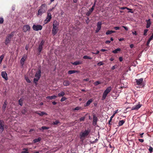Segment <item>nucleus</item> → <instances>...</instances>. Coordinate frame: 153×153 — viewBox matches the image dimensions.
Here are the masks:
<instances>
[{"instance_id": "f3484780", "label": "nucleus", "mask_w": 153, "mask_h": 153, "mask_svg": "<svg viewBox=\"0 0 153 153\" xmlns=\"http://www.w3.org/2000/svg\"><path fill=\"white\" fill-rule=\"evenodd\" d=\"M82 63V62L80 61H76L75 62L72 63V64L74 65H77L79 64H81Z\"/></svg>"}, {"instance_id": "1a4fd4ad", "label": "nucleus", "mask_w": 153, "mask_h": 153, "mask_svg": "<svg viewBox=\"0 0 153 153\" xmlns=\"http://www.w3.org/2000/svg\"><path fill=\"white\" fill-rule=\"evenodd\" d=\"M102 23L100 22H98L97 25V27L95 31L96 33H97L101 29V27Z\"/></svg>"}, {"instance_id": "aec40b11", "label": "nucleus", "mask_w": 153, "mask_h": 153, "mask_svg": "<svg viewBox=\"0 0 153 153\" xmlns=\"http://www.w3.org/2000/svg\"><path fill=\"white\" fill-rule=\"evenodd\" d=\"M63 85L65 86H68L70 84V82L68 80H65L63 82Z\"/></svg>"}, {"instance_id": "052dcab7", "label": "nucleus", "mask_w": 153, "mask_h": 153, "mask_svg": "<svg viewBox=\"0 0 153 153\" xmlns=\"http://www.w3.org/2000/svg\"><path fill=\"white\" fill-rule=\"evenodd\" d=\"M126 8H127V7H121L120 8V9H122V10H124V9H126Z\"/></svg>"}, {"instance_id": "a211bd4d", "label": "nucleus", "mask_w": 153, "mask_h": 153, "mask_svg": "<svg viewBox=\"0 0 153 153\" xmlns=\"http://www.w3.org/2000/svg\"><path fill=\"white\" fill-rule=\"evenodd\" d=\"M56 97V96L53 95L51 96H48L46 97V98L48 99L52 100L53 99H55Z\"/></svg>"}, {"instance_id": "b1692460", "label": "nucleus", "mask_w": 153, "mask_h": 153, "mask_svg": "<svg viewBox=\"0 0 153 153\" xmlns=\"http://www.w3.org/2000/svg\"><path fill=\"white\" fill-rule=\"evenodd\" d=\"M121 51V49L120 48H117L115 50L113 51L112 52L114 53H118V52L120 51Z\"/></svg>"}, {"instance_id": "412c9836", "label": "nucleus", "mask_w": 153, "mask_h": 153, "mask_svg": "<svg viewBox=\"0 0 153 153\" xmlns=\"http://www.w3.org/2000/svg\"><path fill=\"white\" fill-rule=\"evenodd\" d=\"M36 113L40 116H42L44 115H47V114L45 112L42 111L40 113L36 112Z\"/></svg>"}, {"instance_id": "c9c22d12", "label": "nucleus", "mask_w": 153, "mask_h": 153, "mask_svg": "<svg viewBox=\"0 0 153 153\" xmlns=\"http://www.w3.org/2000/svg\"><path fill=\"white\" fill-rule=\"evenodd\" d=\"M103 64L104 63H103L102 62H100L97 63V65L98 66H100L103 65Z\"/></svg>"}, {"instance_id": "423d86ee", "label": "nucleus", "mask_w": 153, "mask_h": 153, "mask_svg": "<svg viewBox=\"0 0 153 153\" xmlns=\"http://www.w3.org/2000/svg\"><path fill=\"white\" fill-rule=\"evenodd\" d=\"M89 133V132L88 130H85L84 131L81 132L80 133V138L83 140L88 135Z\"/></svg>"}, {"instance_id": "6e6552de", "label": "nucleus", "mask_w": 153, "mask_h": 153, "mask_svg": "<svg viewBox=\"0 0 153 153\" xmlns=\"http://www.w3.org/2000/svg\"><path fill=\"white\" fill-rule=\"evenodd\" d=\"M51 19V14L49 12H47V16L44 21V23L46 24L50 21Z\"/></svg>"}, {"instance_id": "864d4df0", "label": "nucleus", "mask_w": 153, "mask_h": 153, "mask_svg": "<svg viewBox=\"0 0 153 153\" xmlns=\"http://www.w3.org/2000/svg\"><path fill=\"white\" fill-rule=\"evenodd\" d=\"M91 12H90L89 11H88L87 13H86V15L88 16H89L90 14L91 13Z\"/></svg>"}, {"instance_id": "a878e982", "label": "nucleus", "mask_w": 153, "mask_h": 153, "mask_svg": "<svg viewBox=\"0 0 153 153\" xmlns=\"http://www.w3.org/2000/svg\"><path fill=\"white\" fill-rule=\"evenodd\" d=\"M125 123V121L123 120H120L118 123V125L119 126H122Z\"/></svg>"}, {"instance_id": "ea45409f", "label": "nucleus", "mask_w": 153, "mask_h": 153, "mask_svg": "<svg viewBox=\"0 0 153 153\" xmlns=\"http://www.w3.org/2000/svg\"><path fill=\"white\" fill-rule=\"evenodd\" d=\"M153 149L151 146H150L149 149V151L151 153L153 151Z\"/></svg>"}, {"instance_id": "7c9ffc66", "label": "nucleus", "mask_w": 153, "mask_h": 153, "mask_svg": "<svg viewBox=\"0 0 153 153\" xmlns=\"http://www.w3.org/2000/svg\"><path fill=\"white\" fill-rule=\"evenodd\" d=\"M22 153H28L27 150L25 149H23V151L22 152Z\"/></svg>"}, {"instance_id": "c85d7f7f", "label": "nucleus", "mask_w": 153, "mask_h": 153, "mask_svg": "<svg viewBox=\"0 0 153 153\" xmlns=\"http://www.w3.org/2000/svg\"><path fill=\"white\" fill-rule=\"evenodd\" d=\"M100 83L101 82L100 81H97L95 82L94 83V85L96 86L100 84Z\"/></svg>"}, {"instance_id": "5fc2aeb1", "label": "nucleus", "mask_w": 153, "mask_h": 153, "mask_svg": "<svg viewBox=\"0 0 153 153\" xmlns=\"http://www.w3.org/2000/svg\"><path fill=\"white\" fill-rule=\"evenodd\" d=\"M139 141L141 143L143 142L144 141V140L142 139H139Z\"/></svg>"}, {"instance_id": "774afa93", "label": "nucleus", "mask_w": 153, "mask_h": 153, "mask_svg": "<svg viewBox=\"0 0 153 153\" xmlns=\"http://www.w3.org/2000/svg\"><path fill=\"white\" fill-rule=\"evenodd\" d=\"M101 51H102V52H104V51H107V50H105V49H102L101 50H100Z\"/></svg>"}, {"instance_id": "680f3d73", "label": "nucleus", "mask_w": 153, "mask_h": 153, "mask_svg": "<svg viewBox=\"0 0 153 153\" xmlns=\"http://www.w3.org/2000/svg\"><path fill=\"white\" fill-rule=\"evenodd\" d=\"M54 8V7H53L51 9L49 10L48 12H49L53 10Z\"/></svg>"}, {"instance_id": "f8f14e48", "label": "nucleus", "mask_w": 153, "mask_h": 153, "mask_svg": "<svg viewBox=\"0 0 153 153\" xmlns=\"http://www.w3.org/2000/svg\"><path fill=\"white\" fill-rule=\"evenodd\" d=\"M4 122L2 120H0V133H1L4 130Z\"/></svg>"}, {"instance_id": "4d7b16f0", "label": "nucleus", "mask_w": 153, "mask_h": 153, "mask_svg": "<svg viewBox=\"0 0 153 153\" xmlns=\"http://www.w3.org/2000/svg\"><path fill=\"white\" fill-rule=\"evenodd\" d=\"M111 41H110L107 40L105 41V43L106 44H109L110 43Z\"/></svg>"}, {"instance_id": "c03bdc74", "label": "nucleus", "mask_w": 153, "mask_h": 153, "mask_svg": "<svg viewBox=\"0 0 153 153\" xmlns=\"http://www.w3.org/2000/svg\"><path fill=\"white\" fill-rule=\"evenodd\" d=\"M148 31V30L147 29H145L144 30V35L145 36H146L147 35L146 33Z\"/></svg>"}, {"instance_id": "2f4dec72", "label": "nucleus", "mask_w": 153, "mask_h": 153, "mask_svg": "<svg viewBox=\"0 0 153 153\" xmlns=\"http://www.w3.org/2000/svg\"><path fill=\"white\" fill-rule=\"evenodd\" d=\"M59 123V122L58 120H56L54 122H53L52 123V124L54 125H56Z\"/></svg>"}, {"instance_id": "9d476101", "label": "nucleus", "mask_w": 153, "mask_h": 153, "mask_svg": "<svg viewBox=\"0 0 153 153\" xmlns=\"http://www.w3.org/2000/svg\"><path fill=\"white\" fill-rule=\"evenodd\" d=\"M30 27L28 25H25L23 27V30L25 32L30 30Z\"/></svg>"}, {"instance_id": "bf43d9fd", "label": "nucleus", "mask_w": 153, "mask_h": 153, "mask_svg": "<svg viewBox=\"0 0 153 153\" xmlns=\"http://www.w3.org/2000/svg\"><path fill=\"white\" fill-rule=\"evenodd\" d=\"M123 27L126 30H128V28L127 27L124 26H123Z\"/></svg>"}, {"instance_id": "cd10ccee", "label": "nucleus", "mask_w": 153, "mask_h": 153, "mask_svg": "<svg viewBox=\"0 0 153 153\" xmlns=\"http://www.w3.org/2000/svg\"><path fill=\"white\" fill-rule=\"evenodd\" d=\"M83 58L84 59H91L92 58L88 56H85L83 57Z\"/></svg>"}, {"instance_id": "49530a36", "label": "nucleus", "mask_w": 153, "mask_h": 153, "mask_svg": "<svg viewBox=\"0 0 153 153\" xmlns=\"http://www.w3.org/2000/svg\"><path fill=\"white\" fill-rule=\"evenodd\" d=\"M119 95L118 94H117L115 96H113V98H114V99H117V98L118 97Z\"/></svg>"}, {"instance_id": "7ed1b4c3", "label": "nucleus", "mask_w": 153, "mask_h": 153, "mask_svg": "<svg viewBox=\"0 0 153 153\" xmlns=\"http://www.w3.org/2000/svg\"><path fill=\"white\" fill-rule=\"evenodd\" d=\"M112 89V88L111 86L108 87L106 88L105 90L104 91L102 95V100L105 99L108 94L111 91Z\"/></svg>"}, {"instance_id": "393cba45", "label": "nucleus", "mask_w": 153, "mask_h": 153, "mask_svg": "<svg viewBox=\"0 0 153 153\" xmlns=\"http://www.w3.org/2000/svg\"><path fill=\"white\" fill-rule=\"evenodd\" d=\"M92 100L91 99H90L88 100L86 102L85 105V106H88L92 102Z\"/></svg>"}, {"instance_id": "473e14b6", "label": "nucleus", "mask_w": 153, "mask_h": 153, "mask_svg": "<svg viewBox=\"0 0 153 153\" xmlns=\"http://www.w3.org/2000/svg\"><path fill=\"white\" fill-rule=\"evenodd\" d=\"M4 55H2L0 57V64H1V63L2 60L4 58Z\"/></svg>"}, {"instance_id": "dca6fc26", "label": "nucleus", "mask_w": 153, "mask_h": 153, "mask_svg": "<svg viewBox=\"0 0 153 153\" xmlns=\"http://www.w3.org/2000/svg\"><path fill=\"white\" fill-rule=\"evenodd\" d=\"M79 71L76 70H70L68 72V73L69 74H71L76 73H79Z\"/></svg>"}, {"instance_id": "c756f323", "label": "nucleus", "mask_w": 153, "mask_h": 153, "mask_svg": "<svg viewBox=\"0 0 153 153\" xmlns=\"http://www.w3.org/2000/svg\"><path fill=\"white\" fill-rule=\"evenodd\" d=\"M25 79L26 80V81L28 83H30V81L29 79L28 78L27 76H25Z\"/></svg>"}, {"instance_id": "37998d69", "label": "nucleus", "mask_w": 153, "mask_h": 153, "mask_svg": "<svg viewBox=\"0 0 153 153\" xmlns=\"http://www.w3.org/2000/svg\"><path fill=\"white\" fill-rule=\"evenodd\" d=\"M42 46H39L38 50L39 52H40L41 51L42 49Z\"/></svg>"}, {"instance_id": "8fccbe9b", "label": "nucleus", "mask_w": 153, "mask_h": 153, "mask_svg": "<svg viewBox=\"0 0 153 153\" xmlns=\"http://www.w3.org/2000/svg\"><path fill=\"white\" fill-rule=\"evenodd\" d=\"M114 28L115 30H119L120 28V27H114Z\"/></svg>"}, {"instance_id": "6e6d98bb", "label": "nucleus", "mask_w": 153, "mask_h": 153, "mask_svg": "<svg viewBox=\"0 0 153 153\" xmlns=\"http://www.w3.org/2000/svg\"><path fill=\"white\" fill-rule=\"evenodd\" d=\"M119 60L120 61H122L123 60L122 57H119Z\"/></svg>"}, {"instance_id": "4468645a", "label": "nucleus", "mask_w": 153, "mask_h": 153, "mask_svg": "<svg viewBox=\"0 0 153 153\" xmlns=\"http://www.w3.org/2000/svg\"><path fill=\"white\" fill-rule=\"evenodd\" d=\"M1 76L6 80H8V78L7 77V74L5 71L2 72L1 73Z\"/></svg>"}, {"instance_id": "0e129e2a", "label": "nucleus", "mask_w": 153, "mask_h": 153, "mask_svg": "<svg viewBox=\"0 0 153 153\" xmlns=\"http://www.w3.org/2000/svg\"><path fill=\"white\" fill-rule=\"evenodd\" d=\"M150 41H150V40H148V42H147V45H149V43H150Z\"/></svg>"}, {"instance_id": "69168bd1", "label": "nucleus", "mask_w": 153, "mask_h": 153, "mask_svg": "<svg viewBox=\"0 0 153 153\" xmlns=\"http://www.w3.org/2000/svg\"><path fill=\"white\" fill-rule=\"evenodd\" d=\"M124 39L123 38H121L119 39V41H121L124 40Z\"/></svg>"}, {"instance_id": "58836bf2", "label": "nucleus", "mask_w": 153, "mask_h": 153, "mask_svg": "<svg viewBox=\"0 0 153 153\" xmlns=\"http://www.w3.org/2000/svg\"><path fill=\"white\" fill-rule=\"evenodd\" d=\"M81 108L80 107H77L75 108L74 110H78Z\"/></svg>"}, {"instance_id": "ddd939ff", "label": "nucleus", "mask_w": 153, "mask_h": 153, "mask_svg": "<svg viewBox=\"0 0 153 153\" xmlns=\"http://www.w3.org/2000/svg\"><path fill=\"white\" fill-rule=\"evenodd\" d=\"M135 80L137 85H141L143 81V79L141 78L138 79H136Z\"/></svg>"}, {"instance_id": "5701e85b", "label": "nucleus", "mask_w": 153, "mask_h": 153, "mask_svg": "<svg viewBox=\"0 0 153 153\" xmlns=\"http://www.w3.org/2000/svg\"><path fill=\"white\" fill-rule=\"evenodd\" d=\"M7 104L6 102H4V104L3 105V106H2V109L4 111H5L6 108L7 107Z\"/></svg>"}, {"instance_id": "f257e3e1", "label": "nucleus", "mask_w": 153, "mask_h": 153, "mask_svg": "<svg viewBox=\"0 0 153 153\" xmlns=\"http://www.w3.org/2000/svg\"><path fill=\"white\" fill-rule=\"evenodd\" d=\"M58 26V23L56 21H54L53 24V27L52 31V33L53 35H55L57 33L59 30Z\"/></svg>"}, {"instance_id": "09e8293b", "label": "nucleus", "mask_w": 153, "mask_h": 153, "mask_svg": "<svg viewBox=\"0 0 153 153\" xmlns=\"http://www.w3.org/2000/svg\"><path fill=\"white\" fill-rule=\"evenodd\" d=\"M85 117H82L80 118V121H83L85 119Z\"/></svg>"}, {"instance_id": "20e7f679", "label": "nucleus", "mask_w": 153, "mask_h": 153, "mask_svg": "<svg viewBox=\"0 0 153 153\" xmlns=\"http://www.w3.org/2000/svg\"><path fill=\"white\" fill-rule=\"evenodd\" d=\"M41 71L39 70L36 72L35 74V78H34L33 81L35 83H36L40 79L41 76Z\"/></svg>"}, {"instance_id": "bb28decb", "label": "nucleus", "mask_w": 153, "mask_h": 153, "mask_svg": "<svg viewBox=\"0 0 153 153\" xmlns=\"http://www.w3.org/2000/svg\"><path fill=\"white\" fill-rule=\"evenodd\" d=\"M41 140L40 137H39L37 139H36L33 140V141L34 143H36L40 141Z\"/></svg>"}, {"instance_id": "79ce46f5", "label": "nucleus", "mask_w": 153, "mask_h": 153, "mask_svg": "<svg viewBox=\"0 0 153 153\" xmlns=\"http://www.w3.org/2000/svg\"><path fill=\"white\" fill-rule=\"evenodd\" d=\"M97 121V118L96 117L94 116L93 122L96 123Z\"/></svg>"}, {"instance_id": "3c124183", "label": "nucleus", "mask_w": 153, "mask_h": 153, "mask_svg": "<svg viewBox=\"0 0 153 153\" xmlns=\"http://www.w3.org/2000/svg\"><path fill=\"white\" fill-rule=\"evenodd\" d=\"M26 112V110L25 109H24L22 110V113L23 114H25Z\"/></svg>"}, {"instance_id": "f704fd0d", "label": "nucleus", "mask_w": 153, "mask_h": 153, "mask_svg": "<svg viewBox=\"0 0 153 153\" xmlns=\"http://www.w3.org/2000/svg\"><path fill=\"white\" fill-rule=\"evenodd\" d=\"M67 99V98L65 97H63L61 100V102H63L65 101V100Z\"/></svg>"}, {"instance_id": "de8ad7c7", "label": "nucleus", "mask_w": 153, "mask_h": 153, "mask_svg": "<svg viewBox=\"0 0 153 153\" xmlns=\"http://www.w3.org/2000/svg\"><path fill=\"white\" fill-rule=\"evenodd\" d=\"M94 7H92L91 8L90 10L89 11L91 13L94 10Z\"/></svg>"}, {"instance_id": "338daca9", "label": "nucleus", "mask_w": 153, "mask_h": 153, "mask_svg": "<svg viewBox=\"0 0 153 153\" xmlns=\"http://www.w3.org/2000/svg\"><path fill=\"white\" fill-rule=\"evenodd\" d=\"M118 112V110H116L114 112V114L115 115V114H116L117 113V112Z\"/></svg>"}, {"instance_id": "4c0bfd02", "label": "nucleus", "mask_w": 153, "mask_h": 153, "mask_svg": "<svg viewBox=\"0 0 153 153\" xmlns=\"http://www.w3.org/2000/svg\"><path fill=\"white\" fill-rule=\"evenodd\" d=\"M22 99H20V100H19V104L21 106L22 105Z\"/></svg>"}, {"instance_id": "13d9d810", "label": "nucleus", "mask_w": 153, "mask_h": 153, "mask_svg": "<svg viewBox=\"0 0 153 153\" xmlns=\"http://www.w3.org/2000/svg\"><path fill=\"white\" fill-rule=\"evenodd\" d=\"M132 33H133V34H134L135 35H137V33L136 32V31H134V32H132Z\"/></svg>"}, {"instance_id": "a19ab883", "label": "nucleus", "mask_w": 153, "mask_h": 153, "mask_svg": "<svg viewBox=\"0 0 153 153\" xmlns=\"http://www.w3.org/2000/svg\"><path fill=\"white\" fill-rule=\"evenodd\" d=\"M4 19L2 18H0V23L2 24L3 23Z\"/></svg>"}, {"instance_id": "4be33fe9", "label": "nucleus", "mask_w": 153, "mask_h": 153, "mask_svg": "<svg viewBox=\"0 0 153 153\" xmlns=\"http://www.w3.org/2000/svg\"><path fill=\"white\" fill-rule=\"evenodd\" d=\"M65 94V93L63 91H61L58 94V96L59 97H62Z\"/></svg>"}, {"instance_id": "9b49d317", "label": "nucleus", "mask_w": 153, "mask_h": 153, "mask_svg": "<svg viewBox=\"0 0 153 153\" xmlns=\"http://www.w3.org/2000/svg\"><path fill=\"white\" fill-rule=\"evenodd\" d=\"M27 58V56L26 55H24L20 60V63L22 66H23L24 64V62L25 61Z\"/></svg>"}, {"instance_id": "f03ea898", "label": "nucleus", "mask_w": 153, "mask_h": 153, "mask_svg": "<svg viewBox=\"0 0 153 153\" xmlns=\"http://www.w3.org/2000/svg\"><path fill=\"white\" fill-rule=\"evenodd\" d=\"M47 9V8L46 4H42L38 11L37 15H41L42 13L46 11Z\"/></svg>"}, {"instance_id": "a18cd8bd", "label": "nucleus", "mask_w": 153, "mask_h": 153, "mask_svg": "<svg viewBox=\"0 0 153 153\" xmlns=\"http://www.w3.org/2000/svg\"><path fill=\"white\" fill-rule=\"evenodd\" d=\"M44 41H43V40H42L41 41V42L40 43V44H39V46H42L44 44Z\"/></svg>"}, {"instance_id": "2eb2a0df", "label": "nucleus", "mask_w": 153, "mask_h": 153, "mask_svg": "<svg viewBox=\"0 0 153 153\" xmlns=\"http://www.w3.org/2000/svg\"><path fill=\"white\" fill-rule=\"evenodd\" d=\"M141 105H137L133 107L132 108L131 110H137L139 108L141 107Z\"/></svg>"}, {"instance_id": "39448f33", "label": "nucleus", "mask_w": 153, "mask_h": 153, "mask_svg": "<svg viewBox=\"0 0 153 153\" xmlns=\"http://www.w3.org/2000/svg\"><path fill=\"white\" fill-rule=\"evenodd\" d=\"M14 35V32H12L11 34H8L7 36L5 42L6 45H7L9 43L11 40V39L13 37Z\"/></svg>"}, {"instance_id": "72a5a7b5", "label": "nucleus", "mask_w": 153, "mask_h": 153, "mask_svg": "<svg viewBox=\"0 0 153 153\" xmlns=\"http://www.w3.org/2000/svg\"><path fill=\"white\" fill-rule=\"evenodd\" d=\"M41 128L43 130L48 129L49 128V127H47L46 126H42Z\"/></svg>"}, {"instance_id": "0eeeda50", "label": "nucleus", "mask_w": 153, "mask_h": 153, "mask_svg": "<svg viewBox=\"0 0 153 153\" xmlns=\"http://www.w3.org/2000/svg\"><path fill=\"white\" fill-rule=\"evenodd\" d=\"M33 30L35 31H38L39 30H41L42 29V25H33L32 27Z\"/></svg>"}, {"instance_id": "e2e57ef3", "label": "nucleus", "mask_w": 153, "mask_h": 153, "mask_svg": "<svg viewBox=\"0 0 153 153\" xmlns=\"http://www.w3.org/2000/svg\"><path fill=\"white\" fill-rule=\"evenodd\" d=\"M130 47L131 48H132L134 47V45L132 44L130 45Z\"/></svg>"}, {"instance_id": "e433bc0d", "label": "nucleus", "mask_w": 153, "mask_h": 153, "mask_svg": "<svg viewBox=\"0 0 153 153\" xmlns=\"http://www.w3.org/2000/svg\"><path fill=\"white\" fill-rule=\"evenodd\" d=\"M111 30H108L106 32V34L107 35H109L111 34Z\"/></svg>"}, {"instance_id": "6ab92c4d", "label": "nucleus", "mask_w": 153, "mask_h": 153, "mask_svg": "<svg viewBox=\"0 0 153 153\" xmlns=\"http://www.w3.org/2000/svg\"><path fill=\"white\" fill-rule=\"evenodd\" d=\"M147 22V25H146V27L147 28H149L151 24L150 19H149L148 20H146Z\"/></svg>"}, {"instance_id": "603ef678", "label": "nucleus", "mask_w": 153, "mask_h": 153, "mask_svg": "<svg viewBox=\"0 0 153 153\" xmlns=\"http://www.w3.org/2000/svg\"><path fill=\"white\" fill-rule=\"evenodd\" d=\"M153 38V35L152 34V35L151 36V37H150V38L149 39V40L151 41Z\"/></svg>"}]
</instances>
